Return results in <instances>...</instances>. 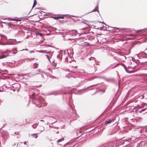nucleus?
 Returning <instances> with one entry per match:
<instances>
[{
  "label": "nucleus",
  "instance_id": "24",
  "mask_svg": "<svg viewBox=\"0 0 147 147\" xmlns=\"http://www.w3.org/2000/svg\"><path fill=\"white\" fill-rule=\"evenodd\" d=\"M49 127H52L55 129H57L58 127H57L52 126L51 125H49Z\"/></svg>",
  "mask_w": 147,
  "mask_h": 147
},
{
  "label": "nucleus",
  "instance_id": "15",
  "mask_svg": "<svg viewBox=\"0 0 147 147\" xmlns=\"http://www.w3.org/2000/svg\"><path fill=\"white\" fill-rule=\"evenodd\" d=\"M38 124L36 123L35 124H34L32 125V126L34 128H35L37 127V126L38 125Z\"/></svg>",
  "mask_w": 147,
  "mask_h": 147
},
{
  "label": "nucleus",
  "instance_id": "22",
  "mask_svg": "<svg viewBox=\"0 0 147 147\" xmlns=\"http://www.w3.org/2000/svg\"><path fill=\"white\" fill-rule=\"evenodd\" d=\"M34 59V58H27V59H26V60H30V61H32V60L33 59Z\"/></svg>",
  "mask_w": 147,
  "mask_h": 147
},
{
  "label": "nucleus",
  "instance_id": "16",
  "mask_svg": "<svg viewBox=\"0 0 147 147\" xmlns=\"http://www.w3.org/2000/svg\"><path fill=\"white\" fill-rule=\"evenodd\" d=\"M64 140V139L63 138H61V139H59V140H57V142L58 143H59V142H60L63 141V140Z\"/></svg>",
  "mask_w": 147,
  "mask_h": 147
},
{
  "label": "nucleus",
  "instance_id": "2",
  "mask_svg": "<svg viewBox=\"0 0 147 147\" xmlns=\"http://www.w3.org/2000/svg\"><path fill=\"white\" fill-rule=\"evenodd\" d=\"M12 85V87L13 88H12V90H13L14 92L16 90L18 91L20 87V84L18 83H15Z\"/></svg>",
  "mask_w": 147,
  "mask_h": 147
},
{
  "label": "nucleus",
  "instance_id": "21",
  "mask_svg": "<svg viewBox=\"0 0 147 147\" xmlns=\"http://www.w3.org/2000/svg\"><path fill=\"white\" fill-rule=\"evenodd\" d=\"M7 56H0V59H2L7 57Z\"/></svg>",
  "mask_w": 147,
  "mask_h": 147
},
{
  "label": "nucleus",
  "instance_id": "11",
  "mask_svg": "<svg viewBox=\"0 0 147 147\" xmlns=\"http://www.w3.org/2000/svg\"><path fill=\"white\" fill-rule=\"evenodd\" d=\"M11 52L14 54H16L17 52V50L16 49H14L13 50L11 51Z\"/></svg>",
  "mask_w": 147,
  "mask_h": 147
},
{
  "label": "nucleus",
  "instance_id": "20",
  "mask_svg": "<svg viewBox=\"0 0 147 147\" xmlns=\"http://www.w3.org/2000/svg\"><path fill=\"white\" fill-rule=\"evenodd\" d=\"M38 67V64L36 63H34V67L35 68H37Z\"/></svg>",
  "mask_w": 147,
  "mask_h": 147
},
{
  "label": "nucleus",
  "instance_id": "8",
  "mask_svg": "<svg viewBox=\"0 0 147 147\" xmlns=\"http://www.w3.org/2000/svg\"><path fill=\"white\" fill-rule=\"evenodd\" d=\"M30 136H32L33 138H36L38 136H37L35 134H31Z\"/></svg>",
  "mask_w": 147,
  "mask_h": 147
},
{
  "label": "nucleus",
  "instance_id": "7",
  "mask_svg": "<svg viewBox=\"0 0 147 147\" xmlns=\"http://www.w3.org/2000/svg\"><path fill=\"white\" fill-rule=\"evenodd\" d=\"M73 117H74L73 119L74 120L76 119L78 117V115L76 113H74L73 115Z\"/></svg>",
  "mask_w": 147,
  "mask_h": 147
},
{
  "label": "nucleus",
  "instance_id": "25",
  "mask_svg": "<svg viewBox=\"0 0 147 147\" xmlns=\"http://www.w3.org/2000/svg\"><path fill=\"white\" fill-rule=\"evenodd\" d=\"M107 26L108 27V29H109V28H112V27H109L108 26ZM112 28H115V29H116L117 30L118 29V28H115V27H112Z\"/></svg>",
  "mask_w": 147,
  "mask_h": 147
},
{
  "label": "nucleus",
  "instance_id": "47",
  "mask_svg": "<svg viewBox=\"0 0 147 147\" xmlns=\"http://www.w3.org/2000/svg\"><path fill=\"white\" fill-rule=\"evenodd\" d=\"M126 72H127L128 73H129V72H128L127 70L126 71Z\"/></svg>",
  "mask_w": 147,
  "mask_h": 147
},
{
  "label": "nucleus",
  "instance_id": "12",
  "mask_svg": "<svg viewBox=\"0 0 147 147\" xmlns=\"http://www.w3.org/2000/svg\"><path fill=\"white\" fill-rule=\"evenodd\" d=\"M98 25L99 26H100V28H102L103 29H104V26H102V24L100 22H99L98 23Z\"/></svg>",
  "mask_w": 147,
  "mask_h": 147
},
{
  "label": "nucleus",
  "instance_id": "9",
  "mask_svg": "<svg viewBox=\"0 0 147 147\" xmlns=\"http://www.w3.org/2000/svg\"><path fill=\"white\" fill-rule=\"evenodd\" d=\"M113 120H109L108 121H105V124H107L108 123H111L112 121H113Z\"/></svg>",
  "mask_w": 147,
  "mask_h": 147
},
{
  "label": "nucleus",
  "instance_id": "30",
  "mask_svg": "<svg viewBox=\"0 0 147 147\" xmlns=\"http://www.w3.org/2000/svg\"><path fill=\"white\" fill-rule=\"evenodd\" d=\"M143 105V106H147V105L146 104L144 103Z\"/></svg>",
  "mask_w": 147,
  "mask_h": 147
},
{
  "label": "nucleus",
  "instance_id": "26",
  "mask_svg": "<svg viewBox=\"0 0 147 147\" xmlns=\"http://www.w3.org/2000/svg\"><path fill=\"white\" fill-rule=\"evenodd\" d=\"M53 18L55 19H59V17H53Z\"/></svg>",
  "mask_w": 147,
  "mask_h": 147
},
{
  "label": "nucleus",
  "instance_id": "31",
  "mask_svg": "<svg viewBox=\"0 0 147 147\" xmlns=\"http://www.w3.org/2000/svg\"><path fill=\"white\" fill-rule=\"evenodd\" d=\"M143 58H147V56H143Z\"/></svg>",
  "mask_w": 147,
  "mask_h": 147
},
{
  "label": "nucleus",
  "instance_id": "33",
  "mask_svg": "<svg viewBox=\"0 0 147 147\" xmlns=\"http://www.w3.org/2000/svg\"><path fill=\"white\" fill-rule=\"evenodd\" d=\"M19 133V131H17L16 132H15V134H18Z\"/></svg>",
  "mask_w": 147,
  "mask_h": 147
},
{
  "label": "nucleus",
  "instance_id": "36",
  "mask_svg": "<svg viewBox=\"0 0 147 147\" xmlns=\"http://www.w3.org/2000/svg\"><path fill=\"white\" fill-rule=\"evenodd\" d=\"M24 144H26L27 142H24Z\"/></svg>",
  "mask_w": 147,
  "mask_h": 147
},
{
  "label": "nucleus",
  "instance_id": "40",
  "mask_svg": "<svg viewBox=\"0 0 147 147\" xmlns=\"http://www.w3.org/2000/svg\"><path fill=\"white\" fill-rule=\"evenodd\" d=\"M66 77H67V78H70L69 77V76H66Z\"/></svg>",
  "mask_w": 147,
  "mask_h": 147
},
{
  "label": "nucleus",
  "instance_id": "27",
  "mask_svg": "<svg viewBox=\"0 0 147 147\" xmlns=\"http://www.w3.org/2000/svg\"><path fill=\"white\" fill-rule=\"evenodd\" d=\"M64 18V17L63 16L59 17V19H63Z\"/></svg>",
  "mask_w": 147,
  "mask_h": 147
},
{
  "label": "nucleus",
  "instance_id": "43",
  "mask_svg": "<svg viewBox=\"0 0 147 147\" xmlns=\"http://www.w3.org/2000/svg\"><path fill=\"white\" fill-rule=\"evenodd\" d=\"M145 51L146 52H147V50H146Z\"/></svg>",
  "mask_w": 147,
  "mask_h": 147
},
{
  "label": "nucleus",
  "instance_id": "37",
  "mask_svg": "<svg viewBox=\"0 0 147 147\" xmlns=\"http://www.w3.org/2000/svg\"><path fill=\"white\" fill-rule=\"evenodd\" d=\"M39 34L41 36H42V34L41 33H39Z\"/></svg>",
  "mask_w": 147,
  "mask_h": 147
},
{
  "label": "nucleus",
  "instance_id": "10",
  "mask_svg": "<svg viewBox=\"0 0 147 147\" xmlns=\"http://www.w3.org/2000/svg\"><path fill=\"white\" fill-rule=\"evenodd\" d=\"M45 75H46V76L48 77H50L51 78H55L54 76H53L51 75H49V74H45Z\"/></svg>",
  "mask_w": 147,
  "mask_h": 147
},
{
  "label": "nucleus",
  "instance_id": "42",
  "mask_svg": "<svg viewBox=\"0 0 147 147\" xmlns=\"http://www.w3.org/2000/svg\"><path fill=\"white\" fill-rule=\"evenodd\" d=\"M70 101H71V99L70 98V99H69V101L70 102Z\"/></svg>",
  "mask_w": 147,
  "mask_h": 147
},
{
  "label": "nucleus",
  "instance_id": "54",
  "mask_svg": "<svg viewBox=\"0 0 147 147\" xmlns=\"http://www.w3.org/2000/svg\"><path fill=\"white\" fill-rule=\"evenodd\" d=\"M49 70H50V69L49 68H48Z\"/></svg>",
  "mask_w": 147,
  "mask_h": 147
},
{
  "label": "nucleus",
  "instance_id": "34",
  "mask_svg": "<svg viewBox=\"0 0 147 147\" xmlns=\"http://www.w3.org/2000/svg\"><path fill=\"white\" fill-rule=\"evenodd\" d=\"M36 106H37V107H40L41 106V105H39V106H38V105H36Z\"/></svg>",
  "mask_w": 147,
  "mask_h": 147
},
{
  "label": "nucleus",
  "instance_id": "41",
  "mask_svg": "<svg viewBox=\"0 0 147 147\" xmlns=\"http://www.w3.org/2000/svg\"><path fill=\"white\" fill-rule=\"evenodd\" d=\"M40 121H42V122H44V120H40Z\"/></svg>",
  "mask_w": 147,
  "mask_h": 147
},
{
  "label": "nucleus",
  "instance_id": "53",
  "mask_svg": "<svg viewBox=\"0 0 147 147\" xmlns=\"http://www.w3.org/2000/svg\"><path fill=\"white\" fill-rule=\"evenodd\" d=\"M63 52H64V53H65V51H63Z\"/></svg>",
  "mask_w": 147,
  "mask_h": 147
},
{
  "label": "nucleus",
  "instance_id": "39",
  "mask_svg": "<svg viewBox=\"0 0 147 147\" xmlns=\"http://www.w3.org/2000/svg\"><path fill=\"white\" fill-rule=\"evenodd\" d=\"M61 56H59V55H58L57 56V58H60V57Z\"/></svg>",
  "mask_w": 147,
  "mask_h": 147
},
{
  "label": "nucleus",
  "instance_id": "18",
  "mask_svg": "<svg viewBox=\"0 0 147 147\" xmlns=\"http://www.w3.org/2000/svg\"><path fill=\"white\" fill-rule=\"evenodd\" d=\"M98 6H97L94 9L93 11H98Z\"/></svg>",
  "mask_w": 147,
  "mask_h": 147
},
{
  "label": "nucleus",
  "instance_id": "5",
  "mask_svg": "<svg viewBox=\"0 0 147 147\" xmlns=\"http://www.w3.org/2000/svg\"><path fill=\"white\" fill-rule=\"evenodd\" d=\"M128 59L130 61L131 63H132V61L136 62V60L133 57H128Z\"/></svg>",
  "mask_w": 147,
  "mask_h": 147
},
{
  "label": "nucleus",
  "instance_id": "19",
  "mask_svg": "<svg viewBox=\"0 0 147 147\" xmlns=\"http://www.w3.org/2000/svg\"><path fill=\"white\" fill-rule=\"evenodd\" d=\"M146 109H147V108H144L143 109H142L141 110L139 111V112L140 113H142V112L144 111Z\"/></svg>",
  "mask_w": 147,
  "mask_h": 147
},
{
  "label": "nucleus",
  "instance_id": "32",
  "mask_svg": "<svg viewBox=\"0 0 147 147\" xmlns=\"http://www.w3.org/2000/svg\"><path fill=\"white\" fill-rule=\"evenodd\" d=\"M11 20H13V21H17V20L16 19H13Z\"/></svg>",
  "mask_w": 147,
  "mask_h": 147
},
{
  "label": "nucleus",
  "instance_id": "38",
  "mask_svg": "<svg viewBox=\"0 0 147 147\" xmlns=\"http://www.w3.org/2000/svg\"><path fill=\"white\" fill-rule=\"evenodd\" d=\"M137 107L138 108H140V107L139 105H138L137 106Z\"/></svg>",
  "mask_w": 147,
  "mask_h": 147
},
{
  "label": "nucleus",
  "instance_id": "28",
  "mask_svg": "<svg viewBox=\"0 0 147 147\" xmlns=\"http://www.w3.org/2000/svg\"><path fill=\"white\" fill-rule=\"evenodd\" d=\"M6 53V52H4V53H3L2 52L0 51V54H3V53Z\"/></svg>",
  "mask_w": 147,
  "mask_h": 147
},
{
  "label": "nucleus",
  "instance_id": "1",
  "mask_svg": "<svg viewBox=\"0 0 147 147\" xmlns=\"http://www.w3.org/2000/svg\"><path fill=\"white\" fill-rule=\"evenodd\" d=\"M42 71H40V69L36 70L32 73L29 74H22L21 75H18V76L20 77L21 76H27L29 77H32L36 75L37 74H41Z\"/></svg>",
  "mask_w": 147,
  "mask_h": 147
},
{
  "label": "nucleus",
  "instance_id": "48",
  "mask_svg": "<svg viewBox=\"0 0 147 147\" xmlns=\"http://www.w3.org/2000/svg\"><path fill=\"white\" fill-rule=\"evenodd\" d=\"M146 61H147V59H146Z\"/></svg>",
  "mask_w": 147,
  "mask_h": 147
},
{
  "label": "nucleus",
  "instance_id": "3",
  "mask_svg": "<svg viewBox=\"0 0 147 147\" xmlns=\"http://www.w3.org/2000/svg\"><path fill=\"white\" fill-rule=\"evenodd\" d=\"M47 58L49 60V61H50L51 63L53 65L54 67H56V65L54 63L53 60L52 59L51 56H46Z\"/></svg>",
  "mask_w": 147,
  "mask_h": 147
},
{
  "label": "nucleus",
  "instance_id": "13",
  "mask_svg": "<svg viewBox=\"0 0 147 147\" xmlns=\"http://www.w3.org/2000/svg\"><path fill=\"white\" fill-rule=\"evenodd\" d=\"M41 127L42 128L41 129H39V131H40V132H42L43 131H44L45 130V128L44 127Z\"/></svg>",
  "mask_w": 147,
  "mask_h": 147
},
{
  "label": "nucleus",
  "instance_id": "44",
  "mask_svg": "<svg viewBox=\"0 0 147 147\" xmlns=\"http://www.w3.org/2000/svg\"><path fill=\"white\" fill-rule=\"evenodd\" d=\"M67 52H68V54H69V51H67Z\"/></svg>",
  "mask_w": 147,
  "mask_h": 147
},
{
  "label": "nucleus",
  "instance_id": "51",
  "mask_svg": "<svg viewBox=\"0 0 147 147\" xmlns=\"http://www.w3.org/2000/svg\"><path fill=\"white\" fill-rule=\"evenodd\" d=\"M18 146V144H17V146Z\"/></svg>",
  "mask_w": 147,
  "mask_h": 147
},
{
  "label": "nucleus",
  "instance_id": "23",
  "mask_svg": "<svg viewBox=\"0 0 147 147\" xmlns=\"http://www.w3.org/2000/svg\"><path fill=\"white\" fill-rule=\"evenodd\" d=\"M95 58L94 57H91L90 59H89V60H95Z\"/></svg>",
  "mask_w": 147,
  "mask_h": 147
},
{
  "label": "nucleus",
  "instance_id": "35",
  "mask_svg": "<svg viewBox=\"0 0 147 147\" xmlns=\"http://www.w3.org/2000/svg\"><path fill=\"white\" fill-rule=\"evenodd\" d=\"M16 145V143H14V144H12V145L13 146H15V145Z\"/></svg>",
  "mask_w": 147,
  "mask_h": 147
},
{
  "label": "nucleus",
  "instance_id": "29",
  "mask_svg": "<svg viewBox=\"0 0 147 147\" xmlns=\"http://www.w3.org/2000/svg\"><path fill=\"white\" fill-rule=\"evenodd\" d=\"M70 53H71L70 54V55H73L74 54V53L73 52H70Z\"/></svg>",
  "mask_w": 147,
  "mask_h": 147
},
{
  "label": "nucleus",
  "instance_id": "50",
  "mask_svg": "<svg viewBox=\"0 0 147 147\" xmlns=\"http://www.w3.org/2000/svg\"><path fill=\"white\" fill-rule=\"evenodd\" d=\"M147 112V111H146V112H145V113H146V112Z\"/></svg>",
  "mask_w": 147,
  "mask_h": 147
},
{
  "label": "nucleus",
  "instance_id": "17",
  "mask_svg": "<svg viewBox=\"0 0 147 147\" xmlns=\"http://www.w3.org/2000/svg\"><path fill=\"white\" fill-rule=\"evenodd\" d=\"M36 4H37V2H36V0H34V4H33V5L32 6V7H34L35 6V5H36Z\"/></svg>",
  "mask_w": 147,
  "mask_h": 147
},
{
  "label": "nucleus",
  "instance_id": "52",
  "mask_svg": "<svg viewBox=\"0 0 147 147\" xmlns=\"http://www.w3.org/2000/svg\"><path fill=\"white\" fill-rule=\"evenodd\" d=\"M34 94H32V96H33V95H34Z\"/></svg>",
  "mask_w": 147,
  "mask_h": 147
},
{
  "label": "nucleus",
  "instance_id": "6",
  "mask_svg": "<svg viewBox=\"0 0 147 147\" xmlns=\"http://www.w3.org/2000/svg\"><path fill=\"white\" fill-rule=\"evenodd\" d=\"M41 52H45L47 54H51V55H52L53 54H54V51L51 52V51H40Z\"/></svg>",
  "mask_w": 147,
  "mask_h": 147
},
{
  "label": "nucleus",
  "instance_id": "14",
  "mask_svg": "<svg viewBox=\"0 0 147 147\" xmlns=\"http://www.w3.org/2000/svg\"><path fill=\"white\" fill-rule=\"evenodd\" d=\"M88 87L86 88H85L84 89H83L80 90V91L82 92H84L86 90H88Z\"/></svg>",
  "mask_w": 147,
  "mask_h": 147
},
{
  "label": "nucleus",
  "instance_id": "4",
  "mask_svg": "<svg viewBox=\"0 0 147 147\" xmlns=\"http://www.w3.org/2000/svg\"><path fill=\"white\" fill-rule=\"evenodd\" d=\"M72 56H68L66 57L65 58V61L71 63L72 61L74 60V58H72Z\"/></svg>",
  "mask_w": 147,
  "mask_h": 147
},
{
  "label": "nucleus",
  "instance_id": "45",
  "mask_svg": "<svg viewBox=\"0 0 147 147\" xmlns=\"http://www.w3.org/2000/svg\"><path fill=\"white\" fill-rule=\"evenodd\" d=\"M70 77H71V78H73V76H70Z\"/></svg>",
  "mask_w": 147,
  "mask_h": 147
},
{
  "label": "nucleus",
  "instance_id": "49",
  "mask_svg": "<svg viewBox=\"0 0 147 147\" xmlns=\"http://www.w3.org/2000/svg\"><path fill=\"white\" fill-rule=\"evenodd\" d=\"M47 105V104H46H46L45 105Z\"/></svg>",
  "mask_w": 147,
  "mask_h": 147
},
{
  "label": "nucleus",
  "instance_id": "46",
  "mask_svg": "<svg viewBox=\"0 0 147 147\" xmlns=\"http://www.w3.org/2000/svg\"><path fill=\"white\" fill-rule=\"evenodd\" d=\"M96 64L97 65H98V63H96Z\"/></svg>",
  "mask_w": 147,
  "mask_h": 147
}]
</instances>
